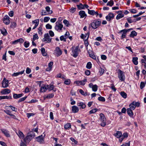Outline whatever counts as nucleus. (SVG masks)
Here are the masks:
<instances>
[{
  "instance_id": "f257e3e1",
  "label": "nucleus",
  "mask_w": 146,
  "mask_h": 146,
  "mask_svg": "<svg viewBox=\"0 0 146 146\" xmlns=\"http://www.w3.org/2000/svg\"><path fill=\"white\" fill-rule=\"evenodd\" d=\"M101 22L100 21L94 20L89 25V27H91L93 29H96L101 25Z\"/></svg>"
},
{
  "instance_id": "f03ea898",
  "label": "nucleus",
  "mask_w": 146,
  "mask_h": 146,
  "mask_svg": "<svg viewBox=\"0 0 146 146\" xmlns=\"http://www.w3.org/2000/svg\"><path fill=\"white\" fill-rule=\"evenodd\" d=\"M44 38L42 39V41L45 43H50L52 41V38H51L48 33H46L44 35Z\"/></svg>"
},
{
  "instance_id": "7ed1b4c3",
  "label": "nucleus",
  "mask_w": 146,
  "mask_h": 146,
  "mask_svg": "<svg viewBox=\"0 0 146 146\" xmlns=\"http://www.w3.org/2000/svg\"><path fill=\"white\" fill-rule=\"evenodd\" d=\"M100 120L101 122V125L102 127H104L106 125L105 117L102 113H100Z\"/></svg>"
},
{
  "instance_id": "20e7f679",
  "label": "nucleus",
  "mask_w": 146,
  "mask_h": 146,
  "mask_svg": "<svg viewBox=\"0 0 146 146\" xmlns=\"http://www.w3.org/2000/svg\"><path fill=\"white\" fill-rule=\"evenodd\" d=\"M118 73V77L121 81H123L125 80V76L124 72L119 69Z\"/></svg>"
},
{
  "instance_id": "39448f33",
  "label": "nucleus",
  "mask_w": 146,
  "mask_h": 146,
  "mask_svg": "<svg viewBox=\"0 0 146 146\" xmlns=\"http://www.w3.org/2000/svg\"><path fill=\"white\" fill-rule=\"evenodd\" d=\"M56 25L54 27L55 29L58 31H60L62 30L63 27V25L59 22H56Z\"/></svg>"
},
{
  "instance_id": "423d86ee",
  "label": "nucleus",
  "mask_w": 146,
  "mask_h": 146,
  "mask_svg": "<svg viewBox=\"0 0 146 146\" xmlns=\"http://www.w3.org/2000/svg\"><path fill=\"white\" fill-rule=\"evenodd\" d=\"M79 47L77 46L75 48L74 50H72V52L73 53V56L75 57H76L78 54V51L79 50L78 49Z\"/></svg>"
},
{
  "instance_id": "0eeeda50",
  "label": "nucleus",
  "mask_w": 146,
  "mask_h": 146,
  "mask_svg": "<svg viewBox=\"0 0 146 146\" xmlns=\"http://www.w3.org/2000/svg\"><path fill=\"white\" fill-rule=\"evenodd\" d=\"M87 79L85 78L82 81H76L75 82V83L78 86L84 85L85 84L86 82H87Z\"/></svg>"
},
{
  "instance_id": "6e6552de",
  "label": "nucleus",
  "mask_w": 146,
  "mask_h": 146,
  "mask_svg": "<svg viewBox=\"0 0 146 146\" xmlns=\"http://www.w3.org/2000/svg\"><path fill=\"white\" fill-rule=\"evenodd\" d=\"M114 17V15L112 13H110L106 17V19L108 21H110L111 20L113 19Z\"/></svg>"
},
{
  "instance_id": "1a4fd4ad",
  "label": "nucleus",
  "mask_w": 146,
  "mask_h": 146,
  "mask_svg": "<svg viewBox=\"0 0 146 146\" xmlns=\"http://www.w3.org/2000/svg\"><path fill=\"white\" fill-rule=\"evenodd\" d=\"M54 52L56 54L57 56H60L62 54V51L59 47H56L55 50H54Z\"/></svg>"
},
{
  "instance_id": "9d476101",
  "label": "nucleus",
  "mask_w": 146,
  "mask_h": 146,
  "mask_svg": "<svg viewBox=\"0 0 146 146\" xmlns=\"http://www.w3.org/2000/svg\"><path fill=\"white\" fill-rule=\"evenodd\" d=\"M8 80H6L5 78H4L2 81V85L3 87V88L7 87L8 86Z\"/></svg>"
},
{
  "instance_id": "9b49d317",
  "label": "nucleus",
  "mask_w": 146,
  "mask_h": 146,
  "mask_svg": "<svg viewBox=\"0 0 146 146\" xmlns=\"http://www.w3.org/2000/svg\"><path fill=\"white\" fill-rule=\"evenodd\" d=\"M48 88V85H43L41 87L40 92H44L46 91Z\"/></svg>"
},
{
  "instance_id": "f8f14e48",
  "label": "nucleus",
  "mask_w": 146,
  "mask_h": 146,
  "mask_svg": "<svg viewBox=\"0 0 146 146\" xmlns=\"http://www.w3.org/2000/svg\"><path fill=\"white\" fill-rule=\"evenodd\" d=\"M9 17L8 16H5L3 18L4 23L6 25H8L10 23Z\"/></svg>"
},
{
  "instance_id": "ddd939ff",
  "label": "nucleus",
  "mask_w": 146,
  "mask_h": 146,
  "mask_svg": "<svg viewBox=\"0 0 146 146\" xmlns=\"http://www.w3.org/2000/svg\"><path fill=\"white\" fill-rule=\"evenodd\" d=\"M89 35L90 32H89L85 35L82 34L80 36L81 38L84 39L85 38V39L88 40L89 37Z\"/></svg>"
},
{
  "instance_id": "4468645a",
  "label": "nucleus",
  "mask_w": 146,
  "mask_h": 146,
  "mask_svg": "<svg viewBox=\"0 0 146 146\" xmlns=\"http://www.w3.org/2000/svg\"><path fill=\"white\" fill-rule=\"evenodd\" d=\"M36 138L37 141L40 143H42L43 142V137L42 135L36 137Z\"/></svg>"
},
{
  "instance_id": "2eb2a0df",
  "label": "nucleus",
  "mask_w": 146,
  "mask_h": 146,
  "mask_svg": "<svg viewBox=\"0 0 146 146\" xmlns=\"http://www.w3.org/2000/svg\"><path fill=\"white\" fill-rule=\"evenodd\" d=\"M79 15L80 16V17L81 18H83L84 17L86 18L87 16L85 12L84 11H80L79 13Z\"/></svg>"
},
{
  "instance_id": "dca6fc26",
  "label": "nucleus",
  "mask_w": 146,
  "mask_h": 146,
  "mask_svg": "<svg viewBox=\"0 0 146 146\" xmlns=\"http://www.w3.org/2000/svg\"><path fill=\"white\" fill-rule=\"evenodd\" d=\"M32 139L33 138L28 134L26 137L24 139V141L25 143H29Z\"/></svg>"
},
{
  "instance_id": "f3484780",
  "label": "nucleus",
  "mask_w": 146,
  "mask_h": 146,
  "mask_svg": "<svg viewBox=\"0 0 146 146\" xmlns=\"http://www.w3.org/2000/svg\"><path fill=\"white\" fill-rule=\"evenodd\" d=\"M11 92L10 90L8 89H5L1 91V93L3 94H9Z\"/></svg>"
},
{
  "instance_id": "a211bd4d",
  "label": "nucleus",
  "mask_w": 146,
  "mask_h": 146,
  "mask_svg": "<svg viewBox=\"0 0 146 146\" xmlns=\"http://www.w3.org/2000/svg\"><path fill=\"white\" fill-rule=\"evenodd\" d=\"M72 110L74 113H77L79 111L78 108L76 106H74L72 107Z\"/></svg>"
},
{
  "instance_id": "6ab92c4d",
  "label": "nucleus",
  "mask_w": 146,
  "mask_h": 146,
  "mask_svg": "<svg viewBox=\"0 0 146 146\" xmlns=\"http://www.w3.org/2000/svg\"><path fill=\"white\" fill-rule=\"evenodd\" d=\"M88 52L90 56V57L94 59H96V57L94 55L93 52L92 50H88Z\"/></svg>"
},
{
  "instance_id": "aec40b11",
  "label": "nucleus",
  "mask_w": 146,
  "mask_h": 146,
  "mask_svg": "<svg viewBox=\"0 0 146 146\" xmlns=\"http://www.w3.org/2000/svg\"><path fill=\"white\" fill-rule=\"evenodd\" d=\"M77 105L80 107V109H84L86 107L85 104L82 102H80L77 103Z\"/></svg>"
},
{
  "instance_id": "412c9836",
  "label": "nucleus",
  "mask_w": 146,
  "mask_h": 146,
  "mask_svg": "<svg viewBox=\"0 0 146 146\" xmlns=\"http://www.w3.org/2000/svg\"><path fill=\"white\" fill-rule=\"evenodd\" d=\"M23 95L22 93L17 94H13V97L15 99H17L21 98Z\"/></svg>"
},
{
  "instance_id": "4be33fe9",
  "label": "nucleus",
  "mask_w": 146,
  "mask_h": 146,
  "mask_svg": "<svg viewBox=\"0 0 146 146\" xmlns=\"http://www.w3.org/2000/svg\"><path fill=\"white\" fill-rule=\"evenodd\" d=\"M1 131L6 137H10V135L8 131L5 129H3L1 130Z\"/></svg>"
},
{
  "instance_id": "5701e85b",
  "label": "nucleus",
  "mask_w": 146,
  "mask_h": 146,
  "mask_svg": "<svg viewBox=\"0 0 146 146\" xmlns=\"http://www.w3.org/2000/svg\"><path fill=\"white\" fill-rule=\"evenodd\" d=\"M132 109L131 108H127V110L128 114L131 117H132L133 115V113L132 111Z\"/></svg>"
},
{
  "instance_id": "b1692460",
  "label": "nucleus",
  "mask_w": 146,
  "mask_h": 146,
  "mask_svg": "<svg viewBox=\"0 0 146 146\" xmlns=\"http://www.w3.org/2000/svg\"><path fill=\"white\" fill-rule=\"evenodd\" d=\"M114 135L117 138H119L122 136V133L121 131H117L116 133L114 134Z\"/></svg>"
},
{
  "instance_id": "393cba45",
  "label": "nucleus",
  "mask_w": 146,
  "mask_h": 146,
  "mask_svg": "<svg viewBox=\"0 0 146 146\" xmlns=\"http://www.w3.org/2000/svg\"><path fill=\"white\" fill-rule=\"evenodd\" d=\"M19 137L21 139H24V135L23 133L21 131H18V133H17Z\"/></svg>"
},
{
  "instance_id": "a878e982",
  "label": "nucleus",
  "mask_w": 146,
  "mask_h": 146,
  "mask_svg": "<svg viewBox=\"0 0 146 146\" xmlns=\"http://www.w3.org/2000/svg\"><path fill=\"white\" fill-rule=\"evenodd\" d=\"M54 94H48L46 96H44V100H45L46 98H53L54 96Z\"/></svg>"
},
{
  "instance_id": "bb28decb",
  "label": "nucleus",
  "mask_w": 146,
  "mask_h": 146,
  "mask_svg": "<svg viewBox=\"0 0 146 146\" xmlns=\"http://www.w3.org/2000/svg\"><path fill=\"white\" fill-rule=\"evenodd\" d=\"M122 11H120V13L117 15L116 17V19L117 20L121 18L124 17V15L122 14Z\"/></svg>"
},
{
  "instance_id": "cd10ccee",
  "label": "nucleus",
  "mask_w": 146,
  "mask_h": 146,
  "mask_svg": "<svg viewBox=\"0 0 146 146\" xmlns=\"http://www.w3.org/2000/svg\"><path fill=\"white\" fill-rule=\"evenodd\" d=\"M48 89L49 91L53 90V91L56 92V89L54 88V86L52 84H50L49 86L48 85Z\"/></svg>"
},
{
  "instance_id": "c85d7f7f",
  "label": "nucleus",
  "mask_w": 146,
  "mask_h": 146,
  "mask_svg": "<svg viewBox=\"0 0 146 146\" xmlns=\"http://www.w3.org/2000/svg\"><path fill=\"white\" fill-rule=\"evenodd\" d=\"M33 22L36 23V24L35 25V26L33 28V29H34L36 28L38 26L39 22V20L38 19L35 20L33 21Z\"/></svg>"
},
{
  "instance_id": "c756f323",
  "label": "nucleus",
  "mask_w": 146,
  "mask_h": 146,
  "mask_svg": "<svg viewBox=\"0 0 146 146\" xmlns=\"http://www.w3.org/2000/svg\"><path fill=\"white\" fill-rule=\"evenodd\" d=\"M41 51L43 56H46L47 55V53L45 51V49L44 48L42 47L41 48Z\"/></svg>"
},
{
  "instance_id": "7c9ffc66",
  "label": "nucleus",
  "mask_w": 146,
  "mask_h": 146,
  "mask_svg": "<svg viewBox=\"0 0 146 146\" xmlns=\"http://www.w3.org/2000/svg\"><path fill=\"white\" fill-rule=\"evenodd\" d=\"M71 127V125L70 123H68L64 125V128L65 129L69 130Z\"/></svg>"
},
{
  "instance_id": "2f4dec72",
  "label": "nucleus",
  "mask_w": 146,
  "mask_h": 146,
  "mask_svg": "<svg viewBox=\"0 0 146 146\" xmlns=\"http://www.w3.org/2000/svg\"><path fill=\"white\" fill-rule=\"evenodd\" d=\"M138 58L137 57H133L132 59V61L133 64L135 65H137L138 64Z\"/></svg>"
},
{
  "instance_id": "473e14b6",
  "label": "nucleus",
  "mask_w": 146,
  "mask_h": 146,
  "mask_svg": "<svg viewBox=\"0 0 146 146\" xmlns=\"http://www.w3.org/2000/svg\"><path fill=\"white\" fill-rule=\"evenodd\" d=\"M137 35V33L134 31H132L131 32L130 35V36L132 38L134 37L135 36H136Z\"/></svg>"
},
{
  "instance_id": "72a5a7b5",
  "label": "nucleus",
  "mask_w": 146,
  "mask_h": 146,
  "mask_svg": "<svg viewBox=\"0 0 146 146\" xmlns=\"http://www.w3.org/2000/svg\"><path fill=\"white\" fill-rule=\"evenodd\" d=\"M77 6L78 9L79 10H82L84 9V7L83 5L82 4L80 3L79 5H77Z\"/></svg>"
},
{
  "instance_id": "f704fd0d",
  "label": "nucleus",
  "mask_w": 146,
  "mask_h": 146,
  "mask_svg": "<svg viewBox=\"0 0 146 146\" xmlns=\"http://www.w3.org/2000/svg\"><path fill=\"white\" fill-rule=\"evenodd\" d=\"M120 94L124 98H126L127 97V94L123 91L121 92L120 93Z\"/></svg>"
},
{
  "instance_id": "c9c22d12",
  "label": "nucleus",
  "mask_w": 146,
  "mask_h": 146,
  "mask_svg": "<svg viewBox=\"0 0 146 146\" xmlns=\"http://www.w3.org/2000/svg\"><path fill=\"white\" fill-rule=\"evenodd\" d=\"M4 112L7 114L9 115L10 116H13V118H14L15 116L13 114H11V113L10 111L9 110H4Z\"/></svg>"
},
{
  "instance_id": "e433bc0d",
  "label": "nucleus",
  "mask_w": 146,
  "mask_h": 146,
  "mask_svg": "<svg viewBox=\"0 0 146 146\" xmlns=\"http://www.w3.org/2000/svg\"><path fill=\"white\" fill-rule=\"evenodd\" d=\"M132 29H133L132 28L128 30H126V29H124L121 30L119 33L123 32V33H127V32H129L130 30H132Z\"/></svg>"
},
{
  "instance_id": "4c0bfd02",
  "label": "nucleus",
  "mask_w": 146,
  "mask_h": 146,
  "mask_svg": "<svg viewBox=\"0 0 146 146\" xmlns=\"http://www.w3.org/2000/svg\"><path fill=\"white\" fill-rule=\"evenodd\" d=\"M130 108L132 110H134L135 108V106L134 104V102H133L131 104H130L129 106Z\"/></svg>"
},
{
  "instance_id": "58836bf2",
  "label": "nucleus",
  "mask_w": 146,
  "mask_h": 146,
  "mask_svg": "<svg viewBox=\"0 0 146 146\" xmlns=\"http://www.w3.org/2000/svg\"><path fill=\"white\" fill-rule=\"evenodd\" d=\"M46 11L48 12V13L51 14L52 13V10H50V8L49 6H47L45 8Z\"/></svg>"
},
{
  "instance_id": "ea45409f",
  "label": "nucleus",
  "mask_w": 146,
  "mask_h": 146,
  "mask_svg": "<svg viewBox=\"0 0 146 146\" xmlns=\"http://www.w3.org/2000/svg\"><path fill=\"white\" fill-rule=\"evenodd\" d=\"M114 4V2L113 0H111L110 1L108 2L107 4V5L109 6L110 7L112 6Z\"/></svg>"
},
{
  "instance_id": "a19ab883",
  "label": "nucleus",
  "mask_w": 146,
  "mask_h": 146,
  "mask_svg": "<svg viewBox=\"0 0 146 146\" xmlns=\"http://www.w3.org/2000/svg\"><path fill=\"white\" fill-rule=\"evenodd\" d=\"M1 33L4 35H6L7 34V32L5 29H3L0 30Z\"/></svg>"
},
{
  "instance_id": "79ce46f5",
  "label": "nucleus",
  "mask_w": 146,
  "mask_h": 146,
  "mask_svg": "<svg viewBox=\"0 0 146 146\" xmlns=\"http://www.w3.org/2000/svg\"><path fill=\"white\" fill-rule=\"evenodd\" d=\"M98 110V109L97 108L93 109L89 111V113L90 114L94 113H96Z\"/></svg>"
},
{
  "instance_id": "37998d69",
  "label": "nucleus",
  "mask_w": 146,
  "mask_h": 146,
  "mask_svg": "<svg viewBox=\"0 0 146 146\" xmlns=\"http://www.w3.org/2000/svg\"><path fill=\"white\" fill-rule=\"evenodd\" d=\"M17 26V24L15 22L11 23L10 27L12 28H14L16 27Z\"/></svg>"
},
{
  "instance_id": "c03bdc74",
  "label": "nucleus",
  "mask_w": 146,
  "mask_h": 146,
  "mask_svg": "<svg viewBox=\"0 0 146 146\" xmlns=\"http://www.w3.org/2000/svg\"><path fill=\"white\" fill-rule=\"evenodd\" d=\"M98 88V86L96 84H95L93 86L92 88V90L94 92H96Z\"/></svg>"
},
{
  "instance_id": "a18cd8bd",
  "label": "nucleus",
  "mask_w": 146,
  "mask_h": 146,
  "mask_svg": "<svg viewBox=\"0 0 146 146\" xmlns=\"http://www.w3.org/2000/svg\"><path fill=\"white\" fill-rule=\"evenodd\" d=\"M79 92L81 94L85 96L89 95L88 94V95L87 94V93H85L84 92L82 89L80 90Z\"/></svg>"
},
{
  "instance_id": "49530a36",
  "label": "nucleus",
  "mask_w": 146,
  "mask_h": 146,
  "mask_svg": "<svg viewBox=\"0 0 146 146\" xmlns=\"http://www.w3.org/2000/svg\"><path fill=\"white\" fill-rule=\"evenodd\" d=\"M92 64L91 62H88L87 64L86 68L88 69H90L92 68Z\"/></svg>"
},
{
  "instance_id": "de8ad7c7",
  "label": "nucleus",
  "mask_w": 146,
  "mask_h": 146,
  "mask_svg": "<svg viewBox=\"0 0 146 146\" xmlns=\"http://www.w3.org/2000/svg\"><path fill=\"white\" fill-rule=\"evenodd\" d=\"M28 135H30L32 138H34L35 136V134L33 131H31L28 133Z\"/></svg>"
},
{
  "instance_id": "09e8293b",
  "label": "nucleus",
  "mask_w": 146,
  "mask_h": 146,
  "mask_svg": "<svg viewBox=\"0 0 146 146\" xmlns=\"http://www.w3.org/2000/svg\"><path fill=\"white\" fill-rule=\"evenodd\" d=\"M63 22L67 27H68L70 25L69 22L66 19L63 20Z\"/></svg>"
},
{
  "instance_id": "8fccbe9b",
  "label": "nucleus",
  "mask_w": 146,
  "mask_h": 146,
  "mask_svg": "<svg viewBox=\"0 0 146 146\" xmlns=\"http://www.w3.org/2000/svg\"><path fill=\"white\" fill-rule=\"evenodd\" d=\"M98 100L99 101L103 102H105V98L102 96H100L98 98Z\"/></svg>"
},
{
  "instance_id": "3c124183",
  "label": "nucleus",
  "mask_w": 146,
  "mask_h": 146,
  "mask_svg": "<svg viewBox=\"0 0 146 146\" xmlns=\"http://www.w3.org/2000/svg\"><path fill=\"white\" fill-rule=\"evenodd\" d=\"M27 98V96H25V97H24L20 98L18 100V102L19 103L23 101H24Z\"/></svg>"
},
{
  "instance_id": "603ef678",
  "label": "nucleus",
  "mask_w": 146,
  "mask_h": 146,
  "mask_svg": "<svg viewBox=\"0 0 146 146\" xmlns=\"http://www.w3.org/2000/svg\"><path fill=\"white\" fill-rule=\"evenodd\" d=\"M88 13L89 14L92 15H94V13L95 11L94 10H89V9H88Z\"/></svg>"
},
{
  "instance_id": "864d4df0",
  "label": "nucleus",
  "mask_w": 146,
  "mask_h": 146,
  "mask_svg": "<svg viewBox=\"0 0 146 146\" xmlns=\"http://www.w3.org/2000/svg\"><path fill=\"white\" fill-rule=\"evenodd\" d=\"M24 46L27 48L29 46L30 43L29 42L25 41L24 42Z\"/></svg>"
},
{
  "instance_id": "5fc2aeb1",
  "label": "nucleus",
  "mask_w": 146,
  "mask_h": 146,
  "mask_svg": "<svg viewBox=\"0 0 146 146\" xmlns=\"http://www.w3.org/2000/svg\"><path fill=\"white\" fill-rule=\"evenodd\" d=\"M38 36L37 34H36L33 36V41H35L36 39H38Z\"/></svg>"
},
{
  "instance_id": "6e6d98bb",
  "label": "nucleus",
  "mask_w": 146,
  "mask_h": 146,
  "mask_svg": "<svg viewBox=\"0 0 146 146\" xmlns=\"http://www.w3.org/2000/svg\"><path fill=\"white\" fill-rule=\"evenodd\" d=\"M66 39L64 35L61 36L60 37V40L61 41H64V42H66Z\"/></svg>"
},
{
  "instance_id": "4d7b16f0",
  "label": "nucleus",
  "mask_w": 146,
  "mask_h": 146,
  "mask_svg": "<svg viewBox=\"0 0 146 146\" xmlns=\"http://www.w3.org/2000/svg\"><path fill=\"white\" fill-rule=\"evenodd\" d=\"M144 13H145V12H139L138 14L136 15H133V17L134 18H136V17L141 15L142 14Z\"/></svg>"
},
{
  "instance_id": "13d9d810",
  "label": "nucleus",
  "mask_w": 146,
  "mask_h": 146,
  "mask_svg": "<svg viewBox=\"0 0 146 146\" xmlns=\"http://www.w3.org/2000/svg\"><path fill=\"white\" fill-rule=\"evenodd\" d=\"M70 80L69 79L66 80L64 82V83L66 85H69L70 84Z\"/></svg>"
},
{
  "instance_id": "bf43d9fd",
  "label": "nucleus",
  "mask_w": 146,
  "mask_h": 146,
  "mask_svg": "<svg viewBox=\"0 0 146 146\" xmlns=\"http://www.w3.org/2000/svg\"><path fill=\"white\" fill-rule=\"evenodd\" d=\"M27 117L29 118L31 116H33L35 115L34 113H28L27 114Z\"/></svg>"
},
{
  "instance_id": "052dcab7",
  "label": "nucleus",
  "mask_w": 146,
  "mask_h": 146,
  "mask_svg": "<svg viewBox=\"0 0 146 146\" xmlns=\"http://www.w3.org/2000/svg\"><path fill=\"white\" fill-rule=\"evenodd\" d=\"M38 102V100L33 99V100H32L31 101L29 102H28V103H35L36 102Z\"/></svg>"
},
{
  "instance_id": "680f3d73",
  "label": "nucleus",
  "mask_w": 146,
  "mask_h": 146,
  "mask_svg": "<svg viewBox=\"0 0 146 146\" xmlns=\"http://www.w3.org/2000/svg\"><path fill=\"white\" fill-rule=\"evenodd\" d=\"M46 27L47 29H51L52 28V26L49 24H47L46 25Z\"/></svg>"
},
{
  "instance_id": "e2e57ef3",
  "label": "nucleus",
  "mask_w": 146,
  "mask_h": 146,
  "mask_svg": "<svg viewBox=\"0 0 146 146\" xmlns=\"http://www.w3.org/2000/svg\"><path fill=\"white\" fill-rule=\"evenodd\" d=\"M49 35L51 37H53L54 36V32L51 30H50L49 31Z\"/></svg>"
},
{
  "instance_id": "0e129e2a",
  "label": "nucleus",
  "mask_w": 146,
  "mask_h": 146,
  "mask_svg": "<svg viewBox=\"0 0 146 146\" xmlns=\"http://www.w3.org/2000/svg\"><path fill=\"white\" fill-rule=\"evenodd\" d=\"M145 86V83L143 82H141L140 84V87L141 89H142Z\"/></svg>"
},
{
  "instance_id": "69168bd1",
  "label": "nucleus",
  "mask_w": 146,
  "mask_h": 146,
  "mask_svg": "<svg viewBox=\"0 0 146 146\" xmlns=\"http://www.w3.org/2000/svg\"><path fill=\"white\" fill-rule=\"evenodd\" d=\"M50 19V18L48 17H45L44 19V22H48Z\"/></svg>"
},
{
  "instance_id": "338daca9",
  "label": "nucleus",
  "mask_w": 146,
  "mask_h": 146,
  "mask_svg": "<svg viewBox=\"0 0 146 146\" xmlns=\"http://www.w3.org/2000/svg\"><path fill=\"white\" fill-rule=\"evenodd\" d=\"M104 72V70L103 69L101 68H100V69L99 70V72L101 75H102L103 74Z\"/></svg>"
},
{
  "instance_id": "774afa93",
  "label": "nucleus",
  "mask_w": 146,
  "mask_h": 146,
  "mask_svg": "<svg viewBox=\"0 0 146 146\" xmlns=\"http://www.w3.org/2000/svg\"><path fill=\"white\" fill-rule=\"evenodd\" d=\"M76 9L75 8L72 7L70 9V12L72 13H74L76 11Z\"/></svg>"
}]
</instances>
